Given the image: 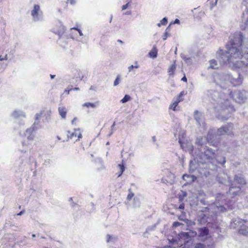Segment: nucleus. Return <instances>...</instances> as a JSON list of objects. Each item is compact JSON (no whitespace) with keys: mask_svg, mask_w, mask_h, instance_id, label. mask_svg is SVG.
I'll return each instance as SVG.
<instances>
[{"mask_svg":"<svg viewBox=\"0 0 248 248\" xmlns=\"http://www.w3.org/2000/svg\"><path fill=\"white\" fill-rule=\"evenodd\" d=\"M181 80L183 81H184V82H186L187 81V78H186V77L185 76H184L182 78Z\"/></svg>","mask_w":248,"mask_h":248,"instance_id":"680f3d73","label":"nucleus"},{"mask_svg":"<svg viewBox=\"0 0 248 248\" xmlns=\"http://www.w3.org/2000/svg\"><path fill=\"white\" fill-rule=\"evenodd\" d=\"M44 113V111H41L39 113H37L35 115V122L33 124V126H35L36 125H38L39 123V119L42 116Z\"/></svg>","mask_w":248,"mask_h":248,"instance_id":"393cba45","label":"nucleus"},{"mask_svg":"<svg viewBox=\"0 0 248 248\" xmlns=\"http://www.w3.org/2000/svg\"><path fill=\"white\" fill-rule=\"evenodd\" d=\"M131 14V12L130 11H127L124 13L125 15H130Z\"/></svg>","mask_w":248,"mask_h":248,"instance_id":"338daca9","label":"nucleus"},{"mask_svg":"<svg viewBox=\"0 0 248 248\" xmlns=\"http://www.w3.org/2000/svg\"><path fill=\"white\" fill-rule=\"evenodd\" d=\"M225 134L231 137H233L234 136L233 132V125L232 123H229L225 125Z\"/></svg>","mask_w":248,"mask_h":248,"instance_id":"a211bd4d","label":"nucleus"},{"mask_svg":"<svg viewBox=\"0 0 248 248\" xmlns=\"http://www.w3.org/2000/svg\"><path fill=\"white\" fill-rule=\"evenodd\" d=\"M134 204H133V206L134 207H140V201L139 200V199L137 198V197H135L134 198Z\"/></svg>","mask_w":248,"mask_h":248,"instance_id":"f704fd0d","label":"nucleus"},{"mask_svg":"<svg viewBox=\"0 0 248 248\" xmlns=\"http://www.w3.org/2000/svg\"><path fill=\"white\" fill-rule=\"evenodd\" d=\"M78 31L79 33V35L80 36H83V34L81 31V30L80 29H78Z\"/></svg>","mask_w":248,"mask_h":248,"instance_id":"13d9d810","label":"nucleus"},{"mask_svg":"<svg viewBox=\"0 0 248 248\" xmlns=\"http://www.w3.org/2000/svg\"><path fill=\"white\" fill-rule=\"evenodd\" d=\"M178 104L177 102H174L173 103L170 105V108L172 109L173 110H176V108Z\"/></svg>","mask_w":248,"mask_h":248,"instance_id":"a19ab883","label":"nucleus"},{"mask_svg":"<svg viewBox=\"0 0 248 248\" xmlns=\"http://www.w3.org/2000/svg\"><path fill=\"white\" fill-rule=\"evenodd\" d=\"M181 58L185 62H186V59H187L188 57H187L185 55H181Z\"/></svg>","mask_w":248,"mask_h":248,"instance_id":"052dcab7","label":"nucleus"},{"mask_svg":"<svg viewBox=\"0 0 248 248\" xmlns=\"http://www.w3.org/2000/svg\"><path fill=\"white\" fill-rule=\"evenodd\" d=\"M31 15L33 20L35 22L43 20L42 12L40 11V6L36 4L34 5L33 9L31 11Z\"/></svg>","mask_w":248,"mask_h":248,"instance_id":"423d86ee","label":"nucleus"},{"mask_svg":"<svg viewBox=\"0 0 248 248\" xmlns=\"http://www.w3.org/2000/svg\"><path fill=\"white\" fill-rule=\"evenodd\" d=\"M117 240L118 238L116 236L111 235L109 234H108L106 236V241L108 243L114 244L117 241Z\"/></svg>","mask_w":248,"mask_h":248,"instance_id":"b1692460","label":"nucleus"},{"mask_svg":"<svg viewBox=\"0 0 248 248\" xmlns=\"http://www.w3.org/2000/svg\"><path fill=\"white\" fill-rule=\"evenodd\" d=\"M31 145V142L28 140L22 141L21 146L19 148V151L22 153H26L30 149Z\"/></svg>","mask_w":248,"mask_h":248,"instance_id":"dca6fc26","label":"nucleus"},{"mask_svg":"<svg viewBox=\"0 0 248 248\" xmlns=\"http://www.w3.org/2000/svg\"><path fill=\"white\" fill-rule=\"evenodd\" d=\"M188 151L190 154H192L193 151V147L191 145H189Z\"/></svg>","mask_w":248,"mask_h":248,"instance_id":"09e8293b","label":"nucleus"},{"mask_svg":"<svg viewBox=\"0 0 248 248\" xmlns=\"http://www.w3.org/2000/svg\"><path fill=\"white\" fill-rule=\"evenodd\" d=\"M245 14H248V8H246V10L245 11L244 13H243V17H244V16Z\"/></svg>","mask_w":248,"mask_h":248,"instance_id":"69168bd1","label":"nucleus"},{"mask_svg":"<svg viewBox=\"0 0 248 248\" xmlns=\"http://www.w3.org/2000/svg\"><path fill=\"white\" fill-rule=\"evenodd\" d=\"M199 150L201 154L199 155H197L193 160L190 161V170H194L196 168L193 167L195 163L198 164L201 168L208 169L211 165H214L216 162L215 151L207 146L200 147Z\"/></svg>","mask_w":248,"mask_h":248,"instance_id":"7ed1b4c3","label":"nucleus"},{"mask_svg":"<svg viewBox=\"0 0 248 248\" xmlns=\"http://www.w3.org/2000/svg\"><path fill=\"white\" fill-rule=\"evenodd\" d=\"M238 72V76L236 78L229 73H214L212 75V81L223 89L222 92H225L228 90L227 88L230 84L233 86H238L242 84L243 78L240 74V72Z\"/></svg>","mask_w":248,"mask_h":248,"instance_id":"20e7f679","label":"nucleus"},{"mask_svg":"<svg viewBox=\"0 0 248 248\" xmlns=\"http://www.w3.org/2000/svg\"><path fill=\"white\" fill-rule=\"evenodd\" d=\"M182 100V98H179V96L177 97V99H176V100L174 101L175 102H177V104H178V103L181 101Z\"/></svg>","mask_w":248,"mask_h":248,"instance_id":"6e6d98bb","label":"nucleus"},{"mask_svg":"<svg viewBox=\"0 0 248 248\" xmlns=\"http://www.w3.org/2000/svg\"><path fill=\"white\" fill-rule=\"evenodd\" d=\"M76 121H77V118H74L71 122L72 124H74L75 122H76Z\"/></svg>","mask_w":248,"mask_h":248,"instance_id":"0e129e2a","label":"nucleus"},{"mask_svg":"<svg viewBox=\"0 0 248 248\" xmlns=\"http://www.w3.org/2000/svg\"><path fill=\"white\" fill-rule=\"evenodd\" d=\"M133 66L135 68H139L140 67V66L137 61L135 62V65H133Z\"/></svg>","mask_w":248,"mask_h":248,"instance_id":"4d7b16f0","label":"nucleus"},{"mask_svg":"<svg viewBox=\"0 0 248 248\" xmlns=\"http://www.w3.org/2000/svg\"><path fill=\"white\" fill-rule=\"evenodd\" d=\"M198 221L201 224H205L206 223H209L208 217L204 213H201L198 217Z\"/></svg>","mask_w":248,"mask_h":248,"instance_id":"412c9836","label":"nucleus"},{"mask_svg":"<svg viewBox=\"0 0 248 248\" xmlns=\"http://www.w3.org/2000/svg\"><path fill=\"white\" fill-rule=\"evenodd\" d=\"M118 167L119 168V173L118 175V177H120L122 175L123 172L124 171L125 167L123 164H119L118 165Z\"/></svg>","mask_w":248,"mask_h":248,"instance_id":"c756f323","label":"nucleus"},{"mask_svg":"<svg viewBox=\"0 0 248 248\" xmlns=\"http://www.w3.org/2000/svg\"><path fill=\"white\" fill-rule=\"evenodd\" d=\"M207 248L204 244L199 243L195 244L192 248Z\"/></svg>","mask_w":248,"mask_h":248,"instance_id":"473e14b6","label":"nucleus"},{"mask_svg":"<svg viewBox=\"0 0 248 248\" xmlns=\"http://www.w3.org/2000/svg\"><path fill=\"white\" fill-rule=\"evenodd\" d=\"M217 209L219 211L221 212H224L226 211V208L223 206H217Z\"/></svg>","mask_w":248,"mask_h":248,"instance_id":"37998d69","label":"nucleus"},{"mask_svg":"<svg viewBox=\"0 0 248 248\" xmlns=\"http://www.w3.org/2000/svg\"><path fill=\"white\" fill-rule=\"evenodd\" d=\"M67 3H70L72 5H74L77 3V0H67Z\"/></svg>","mask_w":248,"mask_h":248,"instance_id":"a18cd8bd","label":"nucleus"},{"mask_svg":"<svg viewBox=\"0 0 248 248\" xmlns=\"http://www.w3.org/2000/svg\"><path fill=\"white\" fill-rule=\"evenodd\" d=\"M78 137V139L76 140V141L78 140H79L80 139L82 138V134L81 133L80 131V130L79 129H75V131L74 132H71L70 131H67V140L66 141H68L70 139H72L74 137Z\"/></svg>","mask_w":248,"mask_h":248,"instance_id":"f8f14e48","label":"nucleus"},{"mask_svg":"<svg viewBox=\"0 0 248 248\" xmlns=\"http://www.w3.org/2000/svg\"><path fill=\"white\" fill-rule=\"evenodd\" d=\"M247 223V221L240 218H235L233 219L231 223V227L233 228H236L240 227V229L239 231L244 228L246 231H248V226L245 225V223Z\"/></svg>","mask_w":248,"mask_h":248,"instance_id":"6e6552de","label":"nucleus"},{"mask_svg":"<svg viewBox=\"0 0 248 248\" xmlns=\"http://www.w3.org/2000/svg\"><path fill=\"white\" fill-rule=\"evenodd\" d=\"M210 65L208 68L217 69L218 68V65L216 60L213 59L209 61Z\"/></svg>","mask_w":248,"mask_h":248,"instance_id":"a878e982","label":"nucleus"},{"mask_svg":"<svg viewBox=\"0 0 248 248\" xmlns=\"http://www.w3.org/2000/svg\"><path fill=\"white\" fill-rule=\"evenodd\" d=\"M120 80H121V76H120V75H118L117 76V77L114 81L113 86H117L120 83Z\"/></svg>","mask_w":248,"mask_h":248,"instance_id":"e433bc0d","label":"nucleus"},{"mask_svg":"<svg viewBox=\"0 0 248 248\" xmlns=\"http://www.w3.org/2000/svg\"><path fill=\"white\" fill-rule=\"evenodd\" d=\"M240 50H242L243 51L242 53L241 58H244L247 60V62H244L245 63H248V42H245V41H243L242 42V45H241ZM246 74H248L245 73Z\"/></svg>","mask_w":248,"mask_h":248,"instance_id":"9b49d317","label":"nucleus"},{"mask_svg":"<svg viewBox=\"0 0 248 248\" xmlns=\"http://www.w3.org/2000/svg\"><path fill=\"white\" fill-rule=\"evenodd\" d=\"M227 183H228V184L230 185V187L229 190L228 191V192H227V194L229 197L231 198H233L238 194V192H240L241 188L240 187V186H234V184L231 180V178L228 176H227Z\"/></svg>","mask_w":248,"mask_h":248,"instance_id":"0eeeda50","label":"nucleus"},{"mask_svg":"<svg viewBox=\"0 0 248 248\" xmlns=\"http://www.w3.org/2000/svg\"><path fill=\"white\" fill-rule=\"evenodd\" d=\"M246 28H248V17L247 20L245 22V26L244 27V29H246ZM242 36H243V41H245V42H248V39H246V38H244L243 35H242Z\"/></svg>","mask_w":248,"mask_h":248,"instance_id":"ea45409f","label":"nucleus"},{"mask_svg":"<svg viewBox=\"0 0 248 248\" xmlns=\"http://www.w3.org/2000/svg\"><path fill=\"white\" fill-rule=\"evenodd\" d=\"M98 105V102H95L94 103H90V102H86L83 104V106L86 107L87 108L91 107L92 108H94L97 107Z\"/></svg>","mask_w":248,"mask_h":248,"instance_id":"bb28decb","label":"nucleus"},{"mask_svg":"<svg viewBox=\"0 0 248 248\" xmlns=\"http://www.w3.org/2000/svg\"><path fill=\"white\" fill-rule=\"evenodd\" d=\"M180 225H181V223L180 222L175 221L173 223L172 226L173 227H176L177 226H180Z\"/></svg>","mask_w":248,"mask_h":248,"instance_id":"de8ad7c7","label":"nucleus"},{"mask_svg":"<svg viewBox=\"0 0 248 248\" xmlns=\"http://www.w3.org/2000/svg\"><path fill=\"white\" fill-rule=\"evenodd\" d=\"M203 138L202 137H199L197 138L196 140V143L198 145L201 146V147H202V145L204 143V141H203Z\"/></svg>","mask_w":248,"mask_h":248,"instance_id":"7c9ffc66","label":"nucleus"},{"mask_svg":"<svg viewBox=\"0 0 248 248\" xmlns=\"http://www.w3.org/2000/svg\"><path fill=\"white\" fill-rule=\"evenodd\" d=\"M183 179L186 183H190L195 180L196 177L193 175L185 174L183 175Z\"/></svg>","mask_w":248,"mask_h":248,"instance_id":"5701e85b","label":"nucleus"},{"mask_svg":"<svg viewBox=\"0 0 248 248\" xmlns=\"http://www.w3.org/2000/svg\"><path fill=\"white\" fill-rule=\"evenodd\" d=\"M72 90V88L69 89V90H67V89H65L64 91V93L61 95V98L62 100L64 97V95L65 94V95L68 94L69 93V92L70 91H71Z\"/></svg>","mask_w":248,"mask_h":248,"instance_id":"58836bf2","label":"nucleus"},{"mask_svg":"<svg viewBox=\"0 0 248 248\" xmlns=\"http://www.w3.org/2000/svg\"><path fill=\"white\" fill-rule=\"evenodd\" d=\"M197 233L196 232H181L178 235L180 239H184V242L185 243L186 239L191 238L196 235ZM180 241L181 240H179Z\"/></svg>","mask_w":248,"mask_h":248,"instance_id":"ddd939ff","label":"nucleus"},{"mask_svg":"<svg viewBox=\"0 0 248 248\" xmlns=\"http://www.w3.org/2000/svg\"><path fill=\"white\" fill-rule=\"evenodd\" d=\"M179 142L180 144L181 147L182 148H184V144L182 142V140L179 137Z\"/></svg>","mask_w":248,"mask_h":248,"instance_id":"603ef678","label":"nucleus"},{"mask_svg":"<svg viewBox=\"0 0 248 248\" xmlns=\"http://www.w3.org/2000/svg\"><path fill=\"white\" fill-rule=\"evenodd\" d=\"M194 118L196 122V124L201 131H204L206 129V124L203 113L195 110L194 113Z\"/></svg>","mask_w":248,"mask_h":248,"instance_id":"39448f33","label":"nucleus"},{"mask_svg":"<svg viewBox=\"0 0 248 248\" xmlns=\"http://www.w3.org/2000/svg\"><path fill=\"white\" fill-rule=\"evenodd\" d=\"M115 122H114L113 123L112 125L111 126V131L107 136L108 137H110L112 135V134H113V132L115 130Z\"/></svg>","mask_w":248,"mask_h":248,"instance_id":"4c0bfd02","label":"nucleus"},{"mask_svg":"<svg viewBox=\"0 0 248 248\" xmlns=\"http://www.w3.org/2000/svg\"><path fill=\"white\" fill-rule=\"evenodd\" d=\"M134 193L131 192V189L129 190V194L127 195V199L128 200H130L134 196Z\"/></svg>","mask_w":248,"mask_h":248,"instance_id":"79ce46f5","label":"nucleus"},{"mask_svg":"<svg viewBox=\"0 0 248 248\" xmlns=\"http://www.w3.org/2000/svg\"><path fill=\"white\" fill-rule=\"evenodd\" d=\"M218 135L217 133V131L215 128L210 129L208 131L207 135L206 140L208 142L216 143L215 140L217 139Z\"/></svg>","mask_w":248,"mask_h":248,"instance_id":"9d476101","label":"nucleus"},{"mask_svg":"<svg viewBox=\"0 0 248 248\" xmlns=\"http://www.w3.org/2000/svg\"><path fill=\"white\" fill-rule=\"evenodd\" d=\"M234 182H236L238 184L241 185H245L246 184V180L242 174H239L235 175Z\"/></svg>","mask_w":248,"mask_h":248,"instance_id":"6ab92c4d","label":"nucleus"},{"mask_svg":"<svg viewBox=\"0 0 248 248\" xmlns=\"http://www.w3.org/2000/svg\"><path fill=\"white\" fill-rule=\"evenodd\" d=\"M215 160L216 162H215V164L214 165H211L209 167V169L210 170H214L216 168V164L217 163L221 164L222 165H223L226 163V158L224 156H217V155L215 157Z\"/></svg>","mask_w":248,"mask_h":248,"instance_id":"2eb2a0df","label":"nucleus"},{"mask_svg":"<svg viewBox=\"0 0 248 248\" xmlns=\"http://www.w3.org/2000/svg\"><path fill=\"white\" fill-rule=\"evenodd\" d=\"M57 26L58 27V29H53L52 31L55 34H58L59 37H61L65 31V27L62 22L59 21L57 22Z\"/></svg>","mask_w":248,"mask_h":248,"instance_id":"4468645a","label":"nucleus"},{"mask_svg":"<svg viewBox=\"0 0 248 248\" xmlns=\"http://www.w3.org/2000/svg\"><path fill=\"white\" fill-rule=\"evenodd\" d=\"M184 208H185V205L184 203L180 204L178 207V209H184Z\"/></svg>","mask_w":248,"mask_h":248,"instance_id":"864d4df0","label":"nucleus"},{"mask_svg":"<svg viewBox=\"0 0 248 248\" xmlns=\"http://www.w3.org/2000/svg\"><path fill=\"white\" fill-rule=\"evenodd\" d=\"M246 92L245 90L236 91L233 93L230 89L225 92H217L214 90H207L205 95L213 104L216 109L218 110L226 111L227 116H222L221 119L227 120L231 116L230 114L235 111V109L231 105L229 99L231 98L238 103H244L246 99Z\"/></svg>","mask_w":248,"mask_h":248,"instance_id":"f03ea898","label":"nucleus"},{"mask_svg":"<svg viewBox=\"0 0 248 248\" xmlns=\"http://www.w3.org/2000/svg\"><path fill=\"white\" fill-rule=\"evenodd\" d=\"M174 24H180V20L178 19H175L174 21Z\"/></svg>","mask_w":248,"mask_h":248,"instance_id":"e2e57ef3","label":"nucleus"},{"mask_svg":"<svg viewBox=\"0 0 248 248\" xmlns=\"http://www.w3.org/2000/svg\"><path fill=\"white\" fill-rule=\"evenodd\" d=\"M168 27L167 28V29H166V31L164 33V34L162 36V38L164 40H165L167 39L168 36H169V33L167 32V31L168 30Z\"/></svg>","mask_w":248,"mask_h":248,"instance_id":"c03bdc74","label":"nucleus"},{"mask_svg":"<svg viewBox=\"0 0 248 248\" xmlns=\"http://www.w3.org/2000/svg\"><path fill=\"white\" fill-rule=\"evenodd\" d=\"M198 231L199 235L201 237L205 236L207 235L209 233V231L207 227L199 228Z\"/></svg>","mask_w":248,"mask_h":248,"instance_id":"4be33fe9","label":"nucleus"},{"mask_svg":"<svg viewBox=\"0 0 248 248\" xmlns=\"http://www.w3.org/2000/svg\"><path fill=\"white\" fill-rule=\"evenodd\" d=\"M129 3L128 2L126 4L123 5L122 7V10H124L126 9L129 6Z\"/></svg>","mask_w":248,"mask_h":248,"instance_id":"8fccbe9b","label":"nucleus"},{"mask_svg":"<svg viewBox=\"0 0 248 248\" xmlns=\"http://www.w3.org/2000/svg\"><path fill=\"white\" fill-rule=\"evenodd\" d=\"M133 68H135L133 66V65H131L130 66H129L128 67V72H131L132 71Z\"/></svg>","mask_w":248,"mask_h":248,"instance_id":"3c124183","label":"nucleus"},{"mask_svg":"<svg viewBox=\"0 0 248 248\" xmlns=\"http://www.w3.org/2000/svg\"><path fill=\"white\" fill-rule=\"evenodd\" d=\"M185 62L187 63L188 65H191L192 63V60L190 57H188V59H186Z\"/></svg>","mask_w":248,"mask_h":248,"instance_id":"49530a36","label":"nucleus"},{"mask_svg":"<svg viewBox=\"0 0 248 248\" xmlns=\"http://www.w3.org/2000/svg\"><path fill=\"white\" fill-rule=\"evenodd\" d=\"M176 67L175 64H172L168 69V73L170 76L173 75L175 70Z\"/></svg>","mask_w":248,"mask_h":248,"instance_id":"2f4dec72","label":"nucleus"},{"mask_svg":"<svg viewBox=\"0 0 248 248\" xmlns=\"http://www.w3.org/2000/svg\"><path fill=\"white\" fill-rule=\"evenodd\" d=\"M182 100V98H179V96L177 97V99H176V100L174 101L175 102H177V104H178V103L181 101Z\"/></svg>","mask_w":248,"mask_h":248,"instance_id":"5fc2aeb1","label":"nucleus"},{"mask_svg":"<svg viewBox=\"0 0 248 248\" xmlns=\"http://www.w3.org/2000/svg\"><path fill=\"white\" fill-rule=\"evenodd\" d=\"M11 116L15 119L19 118H25L26 115L24 111L21 109H16L11 113Z\"/></svg>","mask_w":248,"mask_h":248,"instance_id":"f3484780","label":"nucleus"},{"mask_svg":"<svg viewBox=\"0 0 248 248\" xmlns=\"http://www.w3.org/2000/svg\"><path fill=\"white\" fill-rule=\"evenodd\" d=\"M168 22V19L167 17H164L159 23L157 24L158 27H160L161 25H166Z\"/></svg>","mask_w":248,"mask_h":248,"instance_id":"72a5a7b5","label":"nucleus"},{"mask_svg":"<svg viewBox=\"0 0 248 248\" xmlns=\"http://www.w3.org/2000/svg\"><path fill=\"white\" fill-rule=\"evenodd\" d=\"M243 41L242 33L235 32L231 37L229 42L226 44L227 50L223 52L220 50L218 53V61L220 64H229L234 70L241 71L243 73L248 72V63H245L243 61H233L234 59L241 58L243 51L240 50Z\"/></svg>","mask_w":248,"mask_h":248,"instance_id":"f257e3e1","label":"nucleus"},{"mask_svg":"<svg viewBox=\"0 0 248 248\" xmlns=\"http://www.w3.org/2000/svg\"><path fill=\"white\" fill-rule=\"evenodd\" d=\"M131 99V96L128 94H125L123 98L120 100V103L122 104L125 103Z\"/></svg>","mask_w":248,"mask_h":248,"instance_id":"cd10ccee","label":"nucleus"},{"mask_svg":"<svg viewBox=\"0 0 248 248\" xmlns=\"http://www.w3.org/2000/svg\"><path fill=\"white\" fill-rule=\"evenodd\" d=\"M225 125L221 126V127L217 129V133L218 136H221L225 135Z\"/></svg>","mask_w":248,"mask_h":248,"instance_id":"c85d7f7f","label":"nucleus"},{"mask_svg":"<svg viewBox=\"0 0 248 248\" xmlns=\"http://www.w3.org/2000/svg\"><path fill=\"white\" fill-rule=\"evenodd\" d=\"M157 52L156 50H152L149 53V55L150 57L155 58L157 57Z\"/></svg>","mask_w":248,"mask_h":248,"instance_id":"c9c22d12","label":"nucleus"},{"mask_svg":"<svg viewBox=\"0 0 248 248\" xmlns=\"http://www.w3.org/2000/svg\"><path fill=\"white\" fill-rule=\"evenodd\" d=\"M184 95V92H181L179 95H178L179 96V98H182V97Z\"/></svg>","mask_w":248,"mask_h":248,"instance_id":"774afa93","label":"nucleus"},{"mask_svg":"<svg viewBox=\"0 0 248 248\" xmlns=\"http://www.w3.org/2000/svg\"><path fill=\"white\" fill-rule=\"evenodd\" d=\"M58 111L62 119H65L66 113L67 112V109L64 107H59L58 108Z\"/></svg>","mask_w":248,"mask_h":248,"instance_id":"aec40b11","label":"nucleus"},{"mask_svg":"<svg viewBox=\"0 0 248 248\" xmlns=\"http://www.w3.org/2000/svg\"><path fill=\"white\" fill-rule=\"evenodd\" d=\"M37 129L35 126L32 125L26 129L23 136L27 138V140L32 141L35 137L34 131Z\"/></svg>","mask_w":248,"mask_h":248,"instance_id":"1a4fd4ad","label":"nucleus"},{"mask_svg":"<svg viewBox=\"0 0 248 248\" xmlns=\"http://www.w3.org/2000/svg\"><path fill=\"white\" fill-rule=\"evenodd\" d=\"M50 160L49 159L46 160L44 161V164L46 165H49V164L50 163Z\"/></svg>","mask_w":248,"mask_h":248,"instance_id":"bf43d9fd","label":"nucleus"}]
</instances>
